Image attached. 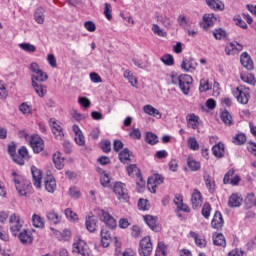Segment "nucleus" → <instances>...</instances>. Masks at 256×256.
<instances>
[{
  "label": "nucleus",
  "mask_w": 256,
  "mask_h": 256,
  "mask_svg": "<svg viewBox=\"0 0 256 256\" xmlns=\"http://www.w3.org/2000/svg\"><path fill=\"white\" fill-rule=\"evenodd\" d=\"M47 219L51 221V223H54L55 225H57V223H61V216L55 213V211L48 212Z\"/></svg>",
  "instance_id": "49530a36"
},
{
  "label": "nucleus",
  "mask_w": 256,
  "mask_h": 256,
  "mask_svg": "<svg viewBox=\"0 0 256 256\" xmlns=\"http://www.w3.org/2000/svg\"><path fill=\"white\" fill-rule=\"evenodd\" d=\"M204 182H205V185H206L209 193H214L215 192V180H213V178L209 174H205Z\"/></svg>",
  "instance_id": "473e14b6"
},
{
  "label": "nucleus",
  "mask_w": 256,
  "mask_h": 256,
  "mask_svg": "<svg viewBox=\"0 0 256 256\" xmlns=\"http://www.w3.org/2000/svg\"><path fill=\"white\" fill-rule=\"evenodd\" d=\"M225 35H227L225 30H223L221 28L220 29H216L213 32V36L215 37V39H218V40L224 39Z\"/></svg>",
  "instance_id": "69168bd1"
},
{
  "label": "nucleus",
  "mask_w": 256,
  "mask_h": 256,
  "mask_svg": "<svg viewBox=\"0 0 256 256\" xmlns=\"http://www.w3.org/2000/svg\"><path fill=\"white\" fill-rule=\"evenodd\" d=\"M189 237L194 239L196 247H199L200 249H205V247H207V240H205V238L201 237L196 232L191 231L189 233Z\"/></svg>",
  "instance_id": "a211bd4d"
},
{
  "label": "nucleus",
  "mask_w": 256,
  "mask_h": 256,
  "mask_svg": "<svg viewBox=\"0 0 256 256\" xmlns=\"http://www.w3.org/2000/svg\"><path fill=\"white\" fill-rule=\"evenodd\" d=\"M146 143H148L149 145H157V143H159L157 135L152 132L146 133Z\"/></svg>",
  "instance_id": "603ef678"
},
{
  "label": "nucleus",
  "mask_w": 256,
  "mask_h": 256,
  "mask_svg": "<svg viewBox=\"0 0 256 256\" xmlns=\"http://www.w3.org/2000/svg\"><path fill=\"white\" fill-rule=\"evenodd\" d=\"M177 23L180 25V27H189V20L184 14H180L178 16Z\"/></svg>",
  "instance_id": "4d7b16f0"
},
{
  "label": "nucleus",
  "mask_w": 256,
  "mask_h": 256,
  "mask_svg": "<svg viewBox=\"0 0 256 256\" xmlns=\"http://www.w3.org/2000/svg\"><path fill=\"white\" fill-rule=\"evenodd\" d=\"M32 225L34 227H37L38 229H43L45 227V222L43 221V218H41V216L34 214L32 216Z\"/></svg>",
  "instance_id": "a19ab883"
},
{
  "label": "nucleus",
  "mask_w": 256,
  "mask_h": 256,
  "mask_svg": "<svg viewBox=\"0 0 256 256\" xmlns=\"http://www.w3.org/2000/svg\"><path fill=\"white\" fill-rule=\"evenodd\" d=\"M127 172L129 177H137L140 179L141 185H145V181H143V177H141V170L137 167V165H130L127 167Z\"/></svg>",
  "instance_id": "4be33fe9"
},
{
  "label": "nucleus",
  "mask_w": 256,
  "mask_h": 256,
  "mask_svg": "<svg viewBox=\"0 0 256 256\" xmlns=\"http://www.w3.org/2000/svg\"><path fill=\"white\" fill-rule=\"evenodd\" d=\"M9 223L12 235L18 237L22 245H31L33 243V233L27 229H23V219H21V216L12 214L9 218Z\"/></svg>",
  "instance_id": "f257e3e1"
},
{
  "label": "nucleus",
  "mask_w": 256,
  "mask_h": 256,
  "mask_svg": "<svg viewBox=\"0 0 256 256\" xmlns=\"http://www.w3.org/2000/svg\"><path fill=\"white\" fill-rule=\"evenodd\" d=\"M191 203L193 209H199L203 205V194L198 189H194L191 194Z\"/></svg>",
  "instance_id": "ddd939ff"
},
{
  "label": "nucleus",
  "mask_w": 256,
  "mask_h": 256,
  "mask_svg": "<svg viewBox=\"0 0 256 256\" xmlns=\"http://www.w3.org/2000/svg\"><path fill=\"white\" fill-rule=\"evenodd\" d=\"M240 62H241V65L245 67V69H247L248 71H253L254 69L253 60H251V56H249L247 52H244L241 54Z\"/></svg>",
  "instance_id": "dca6fc26"
},
{
  "label": "nucleus",
  "mask_w": 256,
  "mask_h": 256,
  "mask_svg": "<svg viewBox=\"0 0 256 256\" xmlns=\"http://www.w3.org/2000/svg\"><path fill=\"white\" fill-rule=\"evenodd\" d=\"M72 253H76L81 256H93L87 242L79 236L74 239L72 244Z\"/></svg>",
  "instance_id": "39448f33"
},
{
  "label": "nucleus",
  "mask_w": 256,
  "mask_h": 256,
  "mask_svg": "<svg viewBox=\"0 0 256 256\" xmlns=\"http://www.w3.org/2000/svg\"><path fill=\"white\" fill-rule=\"evenodd\" d=\"M65 215L69 221H77V213L73 212L71 208L65 210Z\"/></svg>",
  "instance_id": "052dcab7"
},
{
  "label": "nucleus",
  "mask_w": 256,
  "mask_h": 256,
  "mask_svg": "<svg viewBox=\"0 0 256 256\" xmlns=\"http://www.w3.org/2000/svg\"><path fill=\"white\" fill-rule=\"evenodd\" d=\"M240 78L244 83H248V85H255L256 83L255 76L251 73H242Z\"/></svg>",
  "instance_id": "ea45409f"
},
{
  "label": "nucleus",
  "mask_w": 256,
  "mask_h": 256,
  "mask_svg": "<svg viewBox=\"0 0 256 256\" xmlns=\"http://www.w3.org/2000/svg\"><path fill=\"white\" fill-rule=\"evenodd\" d=\"M157 255H167V246H165V243L159 242L157 249H156Z\"/></svg>",
  "instance_id": "13d9d810"
},
{
  "label": "nucleus",
  "mask_w": 256,
  "mask_h": 256,
  "mask_svg": "<svg viewBox=\"0 0 256 256\" xmlns=\"http://www.w3.org/2000/svg\"><path fill=\"white\" fill-rule=\"evenodd\" d=\"M213 243L217 247H225L227 245V242L225 241V236L223 234H216L213 236Z\"/></svg>",
  "instance_id": "58836bf2"
},
{
  "label": "nucleus",
  "mask_w": 256,
  "mask_h": 256,
  "mask_svg": "<svg viewBox=\"0 0 256 256\" xmlns=\"http://www.w3.org/2000/svg\"><path fill=\"white\" fill-rule=\"evenodd\" d=\"M31 173L33 177V184L37 187V189H41V170L35 166L31 167Z\"/></svg>",
  "instance_id": "412c9836"
},
{
  "label": "nucleus",
  "mask_w": 256,
  "mask_h": 256,
  "mask_svg": "<svg viewBox=\"0 0 256 256\" xmlns=\"http://www.w3.org/2000/svg\"><path fill=\"white\" fill-rule=\"evenodd\" d=\"M123 77L128 80V82L130 83V85H132V87H137V83H138L137 77L133 75V72L129 70L124 71Z\"/></svg>",
  "instance_id": "e433bc0d"
},
{
  "label": "nucleus",
  "mask_w": 256,
  "mask_h": 256,
  "mask_svg": "<svg viewBox=\"0 0 256 256\" xmlns=\"http://www.w3.org/2000/svg\"><path fill=\"white\" fill-rule=\"evenodd\" d=\"M187 167L190 171H199V169H201V163H199L192 157H188L187 158Z\"/></svg>",
  "instance_id": "f704fd0d"
},
{
  "label": "nucleus",
  "mask_w": 256,
  "mask_h": 256,
  "mask_svg": "<svg viewBox=\"0 0 256 256\" xmlns=\"http://www.w3.org/2000/svg\"><path fill=\"white\" fill-rule=\"evenodd\" d=\"M144 221L152 231H157V217L147 215L144 217Z\"/></svg>",
  "instance_id": "c9c22d12"
},
{
  "label": "nucleus",
  "mask_w": 256,
  "mask_h": 256,
  "mask_svg": "<svg viewBox=\"0 0 256 256\" xmlns=\"http://www.w3.org/2000/svg\"><path fill=\"white\" fill-rule=\"evenodd\" d=\"M181 68L186 72L195 71V69H197V61L191 58L184 59L181 64Z\"/></svg>",
  "instance_id": "5701e85b"
},
{
  "label": "nucleus",
  "mask_w": 256,
  "mask_h": 256,
  "mask_svg": "<svg viewBox=\"0 0 256 256\" xmlns=\"http://www.w3.org/2000/svg\"><path fill=\"white\" fill-rule=\"evenodd\" d=\"M157 21L163 24L166 29H171V27L173 26V21H171V18L167 17L166 15L158 16Z\"/></svg>",
  "instance_id": "4c0bfd02"
},
{
  "label": "nucleus",
  "mask_w": 256,
  "mask_h": 256,
  "mask_svg": "<svg viewBox=\"0 0 256 256\" xmlns=\"http://www.w3.org/2000/svg\"><path fill=\"white\" fill-rule=\"evenodd\" d=\"M202 215L205 217V219H209L211 216V205L210 204H204L202 208Z\"/></svg>",
  "instance_id": "e2e57ef3"
},
{
  "label": "nucleus",
  "mask_w": 256,
  "mask_h": 256,
  "mask_svg": "<svg viewBox=\"0 0 256 256\" xmlns=\"http://www.w3.org/2000/svg\"><path fill=\"white\" fill-rule=\"evenodd\" d=\"M170 81L172 85H178L183 95H189V91H191V85H193V77L191 75H179L175 72H172L170 74Z\"/></svg>",
  "instance_id": "f03ea898"
},
{
  "label": "nucleus",
  "mask_w": 256,
  "mask_h": 256,
  "mask_svg": "<svg viewBox=\"0 0 256 256\" xmlns=\"http://www.w3.org/2000/svg\"><path fill=\"white\" fill-rule=\"evenodd\" d=\"M44 185L48 193H55V190L57 189V182L55 181V178H53V176H48L47 178H45Z\"/></svg>",
  "instance_id": "393cba45"
},
{
  "label": "nucleus",
  "mask_w": 256,
  "mask_h": 256,
  "mask_svg": "<svg viewBox=\"0 0 256 256\" xmlns=\"http://www.w3.org/2000/svg\"><path fill=\"white\" fill-rule=\"evenodd\" d=\"M206 4L210 9H214V11H223L225 9V5L221 0H206Z\"/></svg>",
  "instance_id": "c756f323"
},
{
  "label": "nucleus",
  "mask_w": 256,
  "mask_h": 256,
  "mask_svg": "<svg viewBox=\"0 0 256 256\" xmlns=\"http://www.w3.org/2000/svg\"><path fill=\"white\" fill-rule=\"evenodd\" d=\"M19 111L23 113V115H31L33 113V107L29 105L27 102L20 104Z\"/></svg>",
  "instance_id": "de8ad7c7"
},
{
  "label": "nucleus",
  "mask_w": 256,
  "mask_h": 256,
  "mask_svg": "<svg viewBox=\"0 0 256 256\" xmlns=\"http://www.w3.org/2000/svg\"><path fill=\"white\" fill-rule=\"evenodd\" d=\"M29 159V151L25 146H22L18 150V156L14 158V163H17L18 165H25V161H28Z\"/></svg>",
  "instance_id": "2eb2a0df"
},
{
  "label": "nucleus",
  "mask_w": 256,
  "mask_h": 256,
  "mask_svg": "<svg viewBox=\"0 0 256 256\" xmlns=\"http://www.w3.org/2000/svg\"><path fill=\"white\" fill-rule=\"evenodd\" d=\"M30 146L32 147L34 153H41L45 149V143L39 135L31 136Z\"/></svg>",
  "instance_id": "9b49d317"
},
{
  "label": "nucleus",
  "mask_w": 256,
  "mask_h": 256,
  "mask_svg": "<svg viewBox=\"0 0 256 256\" xmlns=\"http://www.w3.org/2000/svg\"><path fill=\"white\" fill-rule=\"evenodd\" d=\"M245 141H247V137L245 136V134H237L234 137L233 143H235L236 145H243Z\"/></svg>",
  "instance_id": "bf43d9fd"
},
{
  "label": "nucleus",
  "mask_w": 256,
  "mask_h": 256,
  "mask_svg": "<svg viewBox=\"0 0 256 256\" xmlns=\"http://www.w3.org/2000/svg\"><path fill=\"white\" fill-rule=\"evenodd\" d=\"M131 158V152L129 149L125 148L119 153V159L121 163H129Z\"/></svg>",
  "instance_id": "c03bdc74"
},
{
  "label": "nucleus",
  "mask_w": 256,
  "mask_h": 256,
  "mask_svg": "<svg viewBox=\"0 0 256 256\" xmlns=\"http://www.w3.org/2000/svg\"><path fill=\"white\" fill-rule=\"evenodd\" d=\"M34 19L38 25L45 23V10L43 8H37L34 13Z\"/></svg>",
  "instance_id": "2f4dec72"
},
{
  "label": "nucleus",
  "mask_w": 256,
  "mask_h": 256,
  "mask_svg": "<svg viewBox=\"0 0 256 256\" xmlns=\"http://www.w3.org/2000/svg\"><path fill=\"white\" fill-rule=\"evenodd\" d=\"M243 203V197L239 193H233L228 200V206L230 207H241Z\"/></svg>",
  "instance_id": "a878e982"
},
{
  "label": "nucleus",
  "mask_w": 256,
  "mask_h": 256,
  "mask_svg": "<svg viewBox=\"0 0 256 256\" xmlns=\"http://www.w3.org/2000/svg\"><path fill=\"white\" fill-rule=\"evenodd\" d=\"M28 69L31 75V83H45L49 79V75L39 66V63L32 62L29 64Z\"/></svg>",
  "instance_id": "7ed1b4c3"
},
{
  "label": "nucleus",
  "mask_w": 256,
  "mask_h": 256,
  "mask_svg": "<svg viewBox=\"0 0 256 256\" xmlns=\"http://www.w3.org/2000/svg\"><path fill=\"white\" fill-rule=\"evenodd\" d=\"M203 21H204V28L213 27L215 21H217V18H215L213 14H206L203 17Z\"/></svg>",
  "instance_id": "79ce46f5"
},
{
  "label": "nucleus",
  "mask_w": 256,
  "mask_h": 256,
  "mask_svg": "<svg viewBox=\"0 0 256 256\" xmlns=\"http://www.w3.org/2000/svg\"><path fill=\"white\" fill-rule=\"evenodd\" d=\"M234 97H236L238 103L242 105L249 103V92H247L243 86L237 87L236 90H234Z\"/></svg>",
  "instance_id": "9d476101"
},
{
  "label": "nucleus",
  "mask_w": 256,
  "mask_h": 256,
  "mask_svg": "<svg viewBox=\"0 0 256 256\" xmlns=\"http://www.w3.org/2000/svg\"><path fill=\"white\" fill-rule=\"evenodd\" d=\"M68 195H70L72 199H79V197H81V191L75 187H72L69 189Z\"/></svg>",
  "instance_id": "680f3d73"
},
{
  "label": "nucleus",
  "mask_w": 256,
  "mask_h": 256,
  "mask_svg": "<svg viewBox=\"0 0 256 256\" xmlns=\"http://www.w3.org/2000/svg\"><path fill=\"white\" fill-rule=\"evenodd\" d=\"M187 145H188V148L191 149V151H199L200 146L196 137H189L187 139Z\"/></svg>",
  "instance_id": "37998d69"
},
{
  "label": "nucleus",
  "mask_w": 256,
  "mask_h": 256,
  "mask_svg": "<svg viewBox=\"0 0 256 256\" xmlns=\"http://www.w3.org/2000/svg\"><path fill=\"white\" fill-rule=\"evenodd\" d=\"M234 21H235V25H237L238 27H241V29H247V23L243 21L241 16H235Z\"/></svg>",
  "instance_id": "0e129e2a"
},
{
  "label": "nucleus",
  "mask_w": 256,
  "mask_h": 256,
  "mask_svg": "<svg viewBox=\"0 0 256 256\" xmlns=\"http://www.w3.org/2000/svg\"><path fill=\"white\" fill-rule=\"evenodd\" d=\"M164 178L159 174H153L148 178V189L151 193H157V187L163 184Z\"/></svg>",
  "instance_id": "6e6552de"
},
{
  "label": "nucleus",
  "mask_w": 256,
  "mask_h": 256,
  "mask_svg": "<svg viewBox=\"0 0 256 256\" xmlns=\"http://www.w3.org/2000/svg\"><path fill=\"white\" fill-rule=\"evenodd\" d=\"M224 223L223 214H221V212H215L211 221V227H213V229L219 230L223 228Z\"/></svg>",
  "instance_id": "6ab92c4d"
},
{
  "label": "nucleus",
  "mask_w": 256,
  "mask_h": 256,
  "mask_svg": "<svg viewBox=\"0 0 256 256\" xmlns=\"http://www.w3.org/2000/svg\"><path fill=\"white\" fill-rule=\"evenodd\" d=\"M151 253H153V243L151 242V237L146 236L140 240L139 255L149 256Z\"/></svg>",
  "instance_id": "423d86ee"
},
{
  "label": "nucleus",
  "mask_w": 256,
  "mask_h": 256,
  "mask_svg": "<svg viewBox=\"0 0 256 256\" xmlns=\"http://www.w3.org/2000/svg\"><path fill=\"white\" fill-rule=\"evenodd\" d=\"M41 83L42 82H34L31 84H32V87L37 95H39L40 97H45V95L47 94V86H45Z\"/></svg>",
  "instance_id": "bb28decb"
},
{
  "label": "nucleus",
  "mask_w": 256,
  "mask_h": 256,
  "mask_svg": "<svg viewBox=\"0 0 256 256\" xmlns=\"http://www.w3.org/2000/svg\"><path fill=\"white\" fill-rule=\"evenodd\" d=\"M239 51H243V46L237 42H231L225 47V53L227 55H235V53H239Z\"/></svg>",
  "instance_id": "aec40b11"
},
{
  "label": "nucleus",
  "mask_w": 256,
  "mask_h": 256,
  "mask_svg": "<svg viewBox=\"0 0 256 256\" xmlns=\"http://www.w3.org/2000/svg\"><path fill=\"white\" fill-rule=\"evenodd\" d=\"M50 127L56 139H63V128L59 123H57V121H55V119H50Z\"/></svg>",
  "instance_id": "f3484780"
},
{
  "label": "nucleus",
  "mask_w": 256,
  "mask_h": 256,
  "mask_svg": "<svg viewBox=\"0 0 256 256\" xmlns=\"http://www.w3.org/2000/svg\"><path fill=\"white\" fill-rule=\"evenodd\" d=\"M143 111L144 113H146V115H149L150 117H155L156 119H161L162 117L161 112L157 108L149 104L143 107Z\"/></svg>",
  "instance_id": "b1692460"
},
{
  "label": "nucleus",
  "mask_w": 256,
  "mask_h": 256,
  "mask_svg": "<svg viewBox=\"0 0 256 256\" xmlns=\"http://www.w3.org/2000/svg\"><path fill=\"white\" fill-rule=\"evenodd\" d=\"M84 27H85V29H87L89 31V33H95V31L97 29V26H95L93 21H86L84 23Z\"/></svg>",
  "instance_id": "338daca9"
},
{
  "label": "nucleus",
  "mask_w": 256,
  "mask_h": 256,
  "mask_svg": "<svg viewBox=\"0 0 256 256\" xmlns=\"http://www.w3.org/2000/svg\"><path fill=\"white\" fill-rule=\"evenodd\" d=\"M221 119L225 125H232L233 124V118L231 117V114L228 111H223L221 114Z\"/></svg>",
  "instance_id": "864d4df0"
},
{
  "label": "nucleus",
  "mask_w": 256,
  "mask_h": 256,
  "mask_svg": "<svg viewBox=\"0 0 256 256\" xmlns=\"http://www.w3.org/2000/svg\"><path fill=\"white\" fill-rule=\"evenodd\" d=\"M53 163L56 167V169L61 170L63 167H65V160L63 159V156L59 152H56L53 155Z\"/></svg>",
  "instance_id": "7c9ffc66"
},
{
  "label": "nucleus",
  "mask_w": 256,
  "mask_h": 256,
  "mask_svg": "<svg viewBox=\"0 0 256 256\" xmlns=\"http://www.w3.org/2000/svg\"><path fill=\"white\" fill-rule=\"evenodd\" d=\"M186 121L188 129H199V125H201V120L195 113L188 114L186 116Z\"/></svg>",
  "instance_id": "4468645a"
},
{
  "label": "nucleus",
  "mask_w": 256,
  "mask_h": 256,
  "mask_svg": "<svg viewBox=\"0 0 256 256\" xmlns=\"http://www.w3.org/2000/svg\"><path fill=\"white\" fill-rule=\"evenodd\" d=\"M18 47H20L22 51H26V53H35V51H37V47L31 43H20Z\"/></svg>",
  "instance_id": "a18cd8bd"
},
{
  "label": "nucleus",
  "mask_w": 256,
  "mask_h": 256,
  "mask_svg": "<svg viewBox=\"0 0 256 256\" xmlns=\"http://www.w3.org/2000/svg\"><path fill=\"white\" fill-rule=\"evenodd\" d=\"M86 229L89 231V233H95L97 231V220L93 218V216H88L86 218Z\"/></svg>",
  "instance_id": "c85d7f7f"
},
{
  "label": "nucleus",
  "mask_w": 256,
  "mask_h": 256,
  "mask_svg": "<svg viewBox=\"0 0 256 256\" xmlns=\"http://www.w3.org/2000/svg\"><path fill=\"white\" fill-rule=\"evenodd\" d=\"M100 183L103 187H109V183H111V178L109 177V174L106 172H102L100 176Z\"/></svg>",
  "instance_id": "5fc2aeb1"
},
{
  "label": "nucleus",
  "mask_w": 256,
  "mask_h": 256,
  "mask_svg": "<svg viewBox=\"0 0 256 256\" xmlns=\"http://www.w3.org/2000/svg\"><path fill=\"white\" fill-rule=\"evenodd\" d=\"M100 243L101 247L107 248L113 242V236H111V232L107 230V228H103L100 232Z\"/></svg>",
  "instance_id": "f8f14e48"
},
{
  "label": "nucleus",
  "mask_w": 256,
  "mask_h": 256,
  "mask_svg": "<svg viewBox=\"0 0 256 256\" xmlns=\"http://www.w3.org/2000/svg\"><path fill=\"white\" fill-rule=\"evenodd\" d=\"M100 219L109 227V229H115L117 227V220L114 219L109 212L105 210H100L98 213Z\"/></svg>",
  "instance_id": "1a4fd4ad"
},
{
  "label": "nucleus",
  "mask_w": 256,
  "mask_h": 256,
  "mask_svg": "<svg viewBox=\"0 0 256 256\" xmlns=\"http://www.w3.org/2000/svg\"><path fill=\"white\" fill-rule=\"evenodd\" d=\"M152 32L158 37H167L166 31L157 24L152 25Z\"/></svg>",
  "instance_id": "8fccbe9b"
},
{
  "label": "nucleus",
  "mask_w": 256,
  "mask_h": 256,
  "mask_svg": "<svg viewBox=\"0 0 256 256\" xmlns=\"http://www.w3.org/2000/svg\"><path fill=\"white\" fill-rule=\"evenodd\" d=\"M212 153L214 157L221 159V157H224L225 155V145L221 142L216 144L215 146L212 147Z\"/></svg>",
  "instance_id": "cd10ccee"
},
{
  "label": "nucleus",
  "mask_w": 256,
  "mask_h": 256,
  "mask_svg": "<svg viewBox=\"0 0 256 256\" xmlns=\"http://www.w3.org/2000/svg\"><path fill=\"white\" fill-rule=\"evenodd\" d=\"M160 61H162V63H164V65H167L168 67H171L175 64V59L171 54H165L160 58Z\"/></svg>",
  "instance_id": "3c124183"
},
{
  "label": "nucleus",
  "mask_w": 256,
  "mask_h": 256,
  "mask_svg": "<svg viewBox=\"0 0 256 256\" xmlns=\"http://www.w3.org/2000/svg\"><path fill=\"white\" fill-rule=\"evenodd\" d=\"M111 13H112L111 4L105 3L104 4V16L106 17V19H108V21H111V19H113V15Z\"/></svg>",
  "instance_id": "6e6d98bb"
},
{
  "label": "nucleus",
  "mask_w": 256,
  "mask_h": 256,
  "mask_svg": "<svg viewBox=\"0 0 256 256\" xmlns=\"http://www.w3.org/2000/svg\"><path fill=\"white\" fill-rule=\"evenodd\" d=\"M12 177V181L19 195L27 197V194L31 193V183L29 182V180H25L24 177L18 175L17 172H14L12 174Z\"/></svg>",
  "instance_id": "20e7f679"
},
{
  "label": "nucleus",
  "mask_w": 256,
  "mask_h": 256,
  "mask_svg": "<svg viewBox=\"0 0 256 256\" xmlns=\"http://www.w3.org/2000/svg\"><path fill=\"white\" fill-rule=\"evenodd\" d=\"M211 89V86L209 85V79L203 78L200 80L199 85V91L200 93H206V91H209Z\"/></svg>",
  "instance_id": "09e8293b"
},
{
  "label": "nucleus",
  "mask_w": 256,
  "mask_h": 256,
  "mask_svg": "<svg viewBox=\"0 0 256 256\" xmlns=\"http://www.w3.org/2000/svg\"><path fill=\"white\" fill-rule=\"evenodd\" d=\"M54 235H56L57 239H59V241H69V239H71V230H64L63 232L60 231H55Z\"/></svg>",
  "instance_id": "72a5a7b5"
},
{
  "label": "nucleus",
  "mask_w": 256,
  "mask_h": 256,
  "mask_svg": "<svg viewBox=\"0 0 256 256\" xmlns=\"http://www.w3.org/2000/svg\"><path fill=\"white\" fill-rule=\"evenodd\" d=\"M131 235L134 237V239L141 237V228L139 226H132Z\"/></svg>",
  "instance_id": "774afa93"
},
{
  "label": "nucleus",
  "mask_w": 256,
  "mask_h": 256,
  "mask_svg": "<svg viewBox=\"0 0 256 256\" xmlns=\"http://www.w3.org/2000/svg\"><path fill=\"white\" fill-rule=\"evenodd\" d=\"M114 193L119 201H127V199H129V192L127 191L125 183L116 182L114 184Z\"/></svg>",
  "instance_id": "0eeeda50"
}]
</instances>
